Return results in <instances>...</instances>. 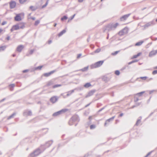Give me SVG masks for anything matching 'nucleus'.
Segmentation results:
<instances>
[{"label":"nucleus","instance_id":"nucleus-1","mask_svg":"<svg viewBox=\"0 0 157 157\" xmlns=\"http://www.w3.org/2000/svg\"><path fill=\"white\" fill-rule=\"evenodd\" d=\"M119 25L118 23H116L115 24L110 23L106 25L103 28L104 32H105L106 30L109 31L114 30Z\"/></svg>","mask_w":157,"mask_h":157},{"label":"nucleus","instance_id":"nucleus-2","mask_svg":"<svg viewBox=\"0 0 157 157\" xmlns=\"http://www.w3.org/2000/svg\"><path fill=\"white\" fill-rule=\"evenodd\" d=\"M79 121V117L77 115H75L73 116L70 118L68 122V124L70 125H73L76 122L75 124V126H76Z\"/></svg>","mask_w":157,"mask_h":157},{"label":"nucleus","instance_id":"nucleus-3","mask_svg":"<svg viewBox=\"0 0 157 157\" xmlns=\"http://www.w3.org/2000/svg\"><path fill=\"white\" fill-rule=\"evenodd\" d=\"M43 151V149L40 148H40H37L32 153H31L29 155L28 157H35L38 155Z\"/></svg>","mask_w":157,"mask_h":157},{"label":"nucleus","instance_id":"nucleus-4","mask_svg":"<svg viewBox=\"0 0 157 157\" xmlns=\"http://www.w3.org/2000/svg\"><path fill=\"white\" fill-rule=\"evenodd\" d=\"M104 60H101L96 62L91 65L90 67L91 69L96 68L100 67L104 63Z\"/></svg>","mask_w":157,"mask_h":157},{"label":"nucleus","instance_id":"nucleus-5","mask_svg":"<svg viewBox=\"0 0 157 157\" xmlns=\"http://www.w3.org/2000/svg\"><path fill=\"white\" fill-rule=\"evenodd\" d=\"M52 143V140L49 141L47 142L45 144L41 145L40 146V148L43 149V151H44L46 148L49 147Z\"/></svg>","mask_w":157,"mask_h":157},{"label":"nucleus","instance_id":"nucleus-6","mask_svg":"<svg viewBox=\"0 0 157 157\" xmlns=\"http://www.w3.org/2000/svg\"><path fill=\"white\" fill-rule=\"evenodd\" d=\"M67 110L68 109H63L60 111L54 113L53 114L52 116L54 117L59 116V115L66 112L67 111Z\"/></svg>","mask_w":157,"mask_h":157},{"label":"nucleus","instance_id":"nucleus-7","mask_svg":"<svg viewBox=\"0 0 157 157\" xmlns=\"http://www.w3.org/2000/svg\"><path fill=\"white\" fill-rule=\"evenodd\" d=\"M155 24V21L154 20H153L150 22L147 23L142 27H144L145 29H146L149 27L153 26Z\"/></svg>","mask_w":157,"mask_h":157},{"label":"nucleus","instance_id":"nucleus-8","mask_svg":"<svg viewBox=\"0 0 157 157\" xmlns=\"http://www.w3.org/2000/svg\"><path fill=\"white\" fill-rule=\"evenodd\" d=\"M23 114V116L26 117L27 116H32V113L31 110H25L24 111Z\"/></svg>","mask_w":157,"mask_h":157},{"label":"nucleus","instance_id":"nucleus-9","mask_svg":"<svg viewBox=\"0 0 157 157\" xmlns=\"http://www.w3.org/2000/svg\"><path fill=\"white\" fill-rule=\"evenodd\" d=\"M59 99V97L56 96H54L50 99V101L52 103H54L56 102Z\"/></svg>","mask_w":157,"mask_h":157},{"label":"nucleus","instance_id":"nucleus-10","mask_svg":"<svg viewBox=\"0 0 157 157\" xmlns=\"http://www.w3.org/2000/svg\"><path fill=\"white\" fill-rule=\"evenodd\" d=\"M95 92V90H93L90 91L86 95V98H88L93 95Z\"/></svg>","mask_w":157,"mask_h":157},{"label":"nucleus","instance_id":"nucleus-11","mask_svg":"<svg viewBox=\"0 0 157 157\" xmlns=\"http://www.w3.org/2000/svg\"><path fill=\"white\" fill-rule=\"evenodd\" d=\"M24 46L22 45H20L18 46L16 49V51L19 52H20L24 48Z\"/></svg>","mask_w":157,"mask_h":157},{"label":"nucleus","instance_id":"nucleus-12","mask_svg":"<svg viewBox=\"0 0 157 157\" xmlns=\"http://www.w3.org/2000/svg\"><path fill=\"white\" fill-rule=\"evenodd\" d=\"M10 9L14 8L16 6V3L14 1H11L10 2Z\"/></svg>","mask_w":157,"mask_h":157},{"label":"nucleus","instance_id":"nucleus-13","mask_svg":"<svg viewBox=\"0 0 157 157\" xmlns=\"http://www.w3.org/2000/svg\"><path fill=\"white\" fill-rule=\"evenodd\" d=\"M56 71V70H53L51 71L50 72L45 73L43 75L44 76L48 77L50 76L51 75L54 73Z\"/></svg>","mask_w":157,"mask_h":157},{"label":"nucleus","instance_id":"nucleus-14","mask_svg":"<svg viewBox=\"0 0 157 157\" xmlns=\"http://www.w3.org/2000/svg\"><path fill=\"white\" fill-rule=\"evenodd\" d=\"M130 13L128 14H127L124 15L121 17L120 18L121 20V21L126 20L130 15Z\"/></svg>","mask_w":157,"mask_h":157},{"label":"nucleus","instance_id":"nucleus-15","mask_svg":"<svg viewBox=\"0 0 157 157\" xmlns=\"http://www.w3.org/2000/svg\"><path fill=\"white\" fill-rule=\"evenodd\" d=\"M15 21H20L21 20V18L20 14H17L14 17Z\"/></svg>","mask_w":157,"mask_h":157},{"label":"nucleus","instance_id":"nucleus-16","mask_svg":"<svg viewBox=\"0 0 157 157\" xmlns=\"http://www.w3.org/2000/svg\"><path fill=\"white\" fill-rule=\"evenodd\" d=\"M115 117V116H114L112 117L107 119L106 120L104 124V126H106V125L107 123L108 122H109L110 121H113Z\"/></svg>","mask_w":157,"mask_h":157},{"label":"nucleus","instance_id":"nucleus-17","mask_svg":"<svg viewBox=\"0 0 157 157\" xmlns=\"http://www.w3.org/2000/svg\"><path fill=\"white\" fill-rule=\"evenodd\" d=\"M19 26V29H23L25 27V25L24 23H20L18 24Z\"/></svg>","mask_w":157,"mask_h":157},{"label":"nucleus","instance_id":"nucleus-18","mask_svg":"<svg viewBox=\"0 0 157 157\" xmlns=\"http://www.w3.org/2000/svg\"><path fill=\"white\" fill-rule=\"evenodd\" d=\"M142 119V117H139L138 119H137L136 123L135 124V125L136 126H138L139 124L140 123L141 121V120Z\"/></svg>","mask_w":157,"mask_h":157},{"label":"nucleus","instance_id":"nucleus-19","mask_svg":"<svg viewBox=\"0 0 157 157\" xmlns=\"http://www.w3.org/2000/svg\"><path fill=\"white\" fill-rule=\"evenodd\" d=\"M75 90V89L68 91L67 92V96L68 97L71 95L74 92Z\"/></svg>","mask_w":157,"mask_h":157},{"label":"nucleus","instance_id":"nucleus-20","mask_svg":"<svg viewBox=\"0 0 157 157\" xmlns=\"http://www.w3.org/2000/svg\"><path fill=\"white\" fill-rule=\"evenodd\" d=\"M122 30L123 31V32L125 34H127L128 31V29L127 27H125Z\"/></svg>","mask_w":157,"mask_h":157},{"label":"nucleus","instance_id":"nucleus-21","mask_svg":"<svg viewBox=\"0 0 157 157\" xmlns=\"http://www.w3.org/2000/svg\"><path fill=\"white\" fill-rule=\"evenodd\" d=\"M15 85L14 84H12L9 85L10 90V91H12L13 90V88L15 86Z\"/></svg>","mask_w":157,"mask_h":157},{"label":"nucleus","instance_id":"nucleus-22","mask_svg":"<svg viewBox=\"0 0 157 157\" xmlns=\"http://www.w3.org/2000/svg\"><path fill=\"white\" fill-rule=\"evenodd\" d=\"M156 54L155 51H151L149 53V56L150 57L152 56H153L155 55Z\"/></svg>","mask_w":157,"mask_h":157},{"label":"nucleus","instance_id":"nucleus-23","mask_svg":"<svg viewBox=\"0 0 157 157\" xmlns=\"http://www.w3.org/2000/svg\"><path fill=\"white\" fill-rule=\"evenodd\" d=\"M88 68V66H87L85 67H84L83 68H82V69L78 70L76 71H82L83 72L86 71L87 70Z\"/></svg>","mask_w":157,"mask_h":157},{"label":"nucleus","instance_id":"nucleus-24","mask_svg":"<svg viewBox=\"0 0 157 157\" xmlns=\"http://www.w3.org/2000/svg\"><path fill=\"white\" fill-rule=\"evenodd\" d=\"M66 32V31L65 29H63L62 31L60 32L58 34V36L59 37L61 36L64 33Z\"/></svg>","mask_w":157,"mask_h":157},{"label":"nucleus","instance_id":"nucleus-25","mask_svg":"<svg viewBox=\"0 0 157 157\" xmlns=\"http://www.w3.org/2000/svg\"><path fill=\"white\" fill-rule=\"evenodd\" d=\"M16 114V113H13L11 115L8 117L7 119L9 120L13 117Z\"/></svg>","mask_w":157,"mask_h":157},{"label":"nucleus","instance_id":"nucleus-26","mask_svg":"<svg viewBox=\"0 0 157 157\" xmlns=\"http://www.w3.org/2000/svg\"><path fill=\"white\" fill-rule=\"evenodd\" d=\"M91 86V84L89 82L87 83L84 85V87L86 88H88L90 86Z\"/></svg>","mask_w":157,"mask_h":157},{"label":"nucleus","instance_id":"nucleus-27","mask_svg":"<svg viewBox=\"0 0 157 157\" xmlns=\"http://www.w3.org/2000/svg\"><path fill=\"white\" fill-rule=\"evenodd\" d=\"M13 27L14 28V29L15 30H17L19 29L18 24H17L15 25H13Z\"/></svg>","mask_w":157,"mask_h":157},{"label":"nucleus","instance_id":"nucleus-28","mask_svg":"<svg viewBox=\"0 0 157 157\" xmlns=\"http://www.w3.org/2000/svg\"><path fill=\"white\" fill-rule=\"evenodd\" d=\"M143 42H144L143 41H140L138 42L135 44V46H140L142 44V43H143Z\"/></svg>","mask_w":157,"mask_h":157},{"label":"nucleus","instance_id":"nucleus-29","mask_svg":"<svg viewBox=\"0 0 157 157\" xmlns=\"http://www.w3.org/2000/svg\"><path fill=\"white\" fill-rule=\"evenodd\" d=\"M30 9L32 11H34L36 9V8L33 6H31L29 7Z\"/></svg>","mask_w":157,"mask_h":157},{"label":"nucleus","instance_id":"nucleus-30","mask_svg":"<svg viewBox=\"0 0 157 157\" xmlns=\"http://www.w3.org/2000/svg\"><path fill=\"white\" fill-rule=\"evenodd\" d=\"M141 54V53L139 52V53H138L137 55H134V56H133V58H136L137 57L140 56Z\"/></svg>","mask_w":157,"mask_h":157},{"label":"nucleus","instance_id":"nucleus-31","mask_svg":"<svg viewBox=\"0 0 157 157\" xmlns=\"http://www.w3.org/2000/svg\"><path fill=\"white\" fill-rule=\"evenodd\" d=\"M43 66H40L37 67H36L34 68V70H40L41 69V68H42Z\"/></svg>","mask_w":157,"mask_h":157},{"label":"nucleus","instance_id":"nucleus-32","mask_svg":"<svg viewBox=\"0 0 157 157\" xmlns=\"http://www.w3.org/2000/svg\"><path fill=\"white\" fill-rule=\"evenodd\" d=\"M62 86L61 84H56L53 86L52 88H55L57 87H58L59 86Z\"/></svg>","mask_w":157,"mask_h":157},{"label":"nucleus","instance_id":"nucleus-33","mask_svg":"<svg viewBox=\"0 0 157 157\" xmlns=\"http://www.w3.org/2000/svg\"><path fill=\"white\" fill-rule=\"evenodd\" d=\"M6 46H2L0 47V51H4L6 48Z\"/></svg>","mask_w":157,"mask_h":157},{"label":"nucleus","instance_id":"nucleus-34","mask_svg":"<svg viewBox=\"0 0 157 157\" xmlns=\"http://www.w3.org/2000/svg\"><path fill=\"white\" fill-rule=\"evenodd\" d=\"M145 92V91H142V92H140V93H138L137 94H136V95H137V96H141Z\"/></svg>","mask_w":157,"mask_h":157},{"label":"nucleus","instance_id":"nucleus-35","mask_svg":"<svg viewBox=\"0 0 157 157\" xmlns=\"http://www.w3.org/2000/svg\"><path fill=\"white\" fill-rule=\"evenodd\" d=\"M67 17L66 16H64L61 18V20L63 21L64 20H67Z\"/></svg>","mask_w":157,"mask_h":157},{"label":"nucleus","instance_id":"nucleus-36","mask_svg":"<svg viewBox=\"0 0 157 157\" xmlns=\"http://www.w3.org/2000/svg\"><path fill=\"white\" fill-rule=\"evenodd\" d=\"M96 127V125L94 124L91 125L90 126V129H94Z\"/></svg>","mask_w":157,"mask_h":157},{"label":"nucleus","instance_id":"nucleus-37","mask_svg":"<svg viewBox=\"0 0 157 157\" xmlns=\"http://www.w3.org/2000/svg\"><path fill=\"white\" fill-rule=\"evenodd\" d=\"M19 2L21 4H23L27 0H19Z\"/></svg>","mask_w":157,"mask_h":157},{"label":"nucleus","instance_id":"nucleus-38","mask_svg":"<svg viewBox=\"0 0 157 157\" xmlns=\"http://www.w3.org/2000/svg\"><path fill=\"white\" fill-rule=\"evenodd\" d=\"M118 34L119 35L121 36L125 34L123 32V31H122V30H121L119 32Z\"/></svg>","mask_w":157,"mask_h":157},{"label":"nucleus","instance_id":"nucleus-39","mask_svg":"<svg viewBox=\"0 0 157 157\" xmlns=\"http://www.w3.org/2000/svg\"><path fill=\"white\" fill-rule=\"evenodd\" d=\"M40 22V21L39 20H37L35 21L34 25L37 26Z\"/></svg>","mask_w":157,"mask_h":157},{"label":"nucleus","instance_id":"nucleus-40","mask_svg":"<svg viewBox=\"0 0 157 157\" xmlns=\"http://www.w3.org/2000/svg\"><path fill=\"white\" fill-rule=\"evenodd\" d=\"M101 49L100 48H98L96 50H95L94 52L95 53H98L99 52L101 51Z\"/></svg>","mask_w":157,"mask_h":157},{"label":"nucleus","instance_id":"nucleus-41","mask_svg":"<svg viewBox=\"0 0 157 157\" xmlns=\"http://www.w3.org/2000/svg\"><path fill=\"white\" fill-rule=\"evenodd\" d=\"M157 91V90H150L149 91V94H151L153 92H156Z\"/></svg>","mask_w":157,"mask_h":157},{"label":"nucleus","instance_id":"nucleus-42","mask_svg":"<svg viewBox=\"0 0 157 157\" xmlns=\"http://www.w3.org/2000/svg\"><path fill=\"white\" fill-rule=\"evenodd\" d=\"M115 73L116 75H120V72L119 71L116 70L115 71Z\"/></svg>","mask_w":157,"mask_h":157},{"label":"nucleus","instance_id":"nucleus-43","mask_svg":"<svg viewBox=\"0 0 157 157\" xmlns=\"http://www.w3.org/2000/svg\"><path fill=\"white\" fill-rule=\"evenodd\" d=\"M147 78V76L141 77H140V78L144 80H145Z\"/></svg>","mask_w":157,"mask_h":157},{"label":"nucleus","instance_id":"nucleus-44","mask_svg":"<svg viewBox=\"0 0 157 157\" xmlns=\"http://www.w3.org/2000/svg\"><path fill=\"white\" fill-rule=\"evenodd\" d=\"M119 52V51H116L112 53L111 54L112 55L114 56L117 55Z\"/></svg>","mask_w":157,"mask_h":157},{"label":"nucleus","instance_id":"nucleus-45","mask_svg":"<svg viewBox=\"0 0 157 157\" xmlns=\"http://www.w3.org/2000/svg\"><path fill=\"white\" fill-rule=\"evenodd\" d=\"M108 78L107 77H104L103 78V80L104 81H105V82H107L108 81Z\"/></svg>","mask_w":157,"mask_h":157},{"label":"nucleus","instance_id":"nucleus-46","mask_svg":"<svg viewBox=\"0 0 157 157\" xmlns=\"http://www.w3.org/2000/svg\"><path fill=\"white\" fill-rule=\"evenodd\" d=\"M48 4V1H47L46 2V3L44 5H43L42 6V7L43 8L45 7Z\"/></svg>","mask_w":157,"mask_h":157},{"label":"nucleus","instance_id":"nucleus-47","mask_svg":"<svg viewBox=\"0 0 157 157\" xmlns=\"http://www.w3.org/2000/svg\"><path fill=\"white\" fill-rule=\"evenodd\" d=\"M152 151H151L150 152H149V153H148V154H147L146 155L144 156V157H148L149 155H150L152 153Z\"/></svg>","mask_w":157,"mask_h":157},{"label":"nucleus","instance_id":"nucleus-48","mask_svg":"<svg viewBox=\"0 0 157 157\" xmlns=\"http://www.w3.org/2000/svg\"><path fill=\"white\" fill-rule=\"evenodd\" d=\"M52 42V41L51 40H49L48 41L46 42V44L48 43V44H50Z\"/></svg>","mask_w":157,"mask_h":157},{"label":"nucleus","instance_id":"nucleus-49","mask_svg":"<svg viewBox=\"0 0 157 157\" xmlns=\"http://www.w3.org/2000/svg\"><path fill=\"white\" fill-rule=\"evenodd\" d=\"M17 86L20 87L21 86V84L20 82H17Z\"/></svg>","mask_w":157,"mask_h":157},{"label":"nucleus","instance_id":"nucleus-50","mask_svg":"<svg viewBox=\"0 0 157 157\" xmlns=\"http://www.w3.org/2000/svg\"><path fill=\"white\" fill-rule=\"evenodd\" d=\"M152 74L153 75H155L157 74V70H154L152 72Z\"/></svg>","mask_w":157,"mask_h":157},{"label":"nucleus","instance_id":"nucleus-51","mask_svg":"<svg viewBox=\"0 0 157 157\" xmlns=\"http://www.w3.org/2000/svg\"><path fill=\"white\" fill-rule=\"evenodd\" d=\"M105 106L103 107L102 108H101V109H100L98 112V113H99L101 112V111H102L105 108Z\"/></svg>","mask_w":157,"mask_h":157},{"label":"nucleus","instance_id":"nucleus-52","mask_svg":"<svg viewBox=\"0 0 157 157\" xmlns=\"http://www.w3.org/2000/svg\"><path fill=\"white\" fill-rule=\"evenodd\" d=\"M34 51V50H33V49L31 50L29 52V54L32 55Z\"/></svg>","mask_w":157,"mask_h":157},{"label":"nucleus","instance_id":"nucleus-53","mask_svg":"<svg viewBox=\"0 0 157 157\" xmlns=\"http://www.w3.org/2000/svg\"><path fill=\"white\" fill-rule=\"evenodd\" d=\"M75 14H74L73 16H72L70 18H69V19L70 20H72V19H73L74 18V17L75 16Z\"/></svg>","mask_w":157,"mask_h":157},{"label":"nucleus","instance_id":"nucleus-54","mask_svg":"<svg viewBox=\"0 0 157 157\" xmlns=\"http://www.w3.org/2000/svg\"><path fill=\"white\" fill-rule=\"evenodd\" d=\"M139 100V99L138 98H136V97H135V99H134V101L135 102H136L137 101Z\"/></svg>","mask_w":157,"mask_h":157},{"label":"nucleus","instance_id":"nucleus-55","mask_svg":"<svg viewBox=\"0 0 157 157\" xmlns=\"http://www.w3.org/2000/svg\"><path fill=\"white\" fill-rule=\"evenodd\" d=\"M29 71V70L26 69V70H25L23 71L22 72H23V73H25L27 72L28 71Z\"/></svg>","mask_w":157,"mask_h":157},{"label":"nucleus","instance_id":"nucleus-56","mask_svg":"<svg viewBox=\"0 0 157 157\" xmlns=\"http://www.w3.org/2000/svg\"><path fill=\"white\" fill-rule=\"evenodd\" d=\"M6 21H3L2 23V25H5V24H6Z\"/></svg>","mask_w":157,"mask_h":157},{"label":"nucleus","instance_id":"nucleus-57","mask_svg":"<svg viewBox=\"0 0 157 157\" xmlns=\"http://www.w3.org/2000/svg\"><path fill=\"white\" fill-rule=\"evenodd\" d=\"M5 99H6V98H5L2 99V100H1L0 101V103L3 101H5Z\"/></svg>","mask_w":157,"mask_h":157},{"label":"nucleus","instance_id":"nucleus-58","mask_svg":"<svg viewBox=\"0 0 157 157\" xmlns=\"http://www.w3.org/2000/svg\"><path fill=\"white\" fill-rule=\"evenodd\" d=\"M81 55H82L81 54H78V55L77 58H79L81 56Z\"/></svg>","mask_w":157,"mask_h":157},{"label":"nucleus","instance_id":"nucleus-59","mask_svg":"<svg viewBox=\"0 0 157 157\" xmlns=\"http://www.w3.org/2000/svg\"><path fill=\"white\" fill-rule=\"evenodd\" d=\"M14 30H15L14 29V28H13V27L12 26V27L11 29H10V31L11 32H13Z\"/></svg>","mask_w":157,"mask_h":157},{"label":"nucleus","instance_id":"nucleus-60","mask_svg":"<svg viewBox=\"0 0 157 157\" xmlns=\"http://www.w3.org/2000/svg\"><path fill=\"white\" fill-rule=\"evenodd\" d=\"M10 36H7V37L6 38V39L7 40H9L10 39Z\"/></svg>","mask_w":157,"mask_h":157},{"label":"nucleus","instance_id":"nucleus-61","mask_svg":"<svg viewBox=\"0 0 157 157\" xmlns=\"http://www.w3.org/2000/svg\"><path fill=\"white\" fill-rule=\"evenodd\" d=\"M111 95L113 97L114 96V92H111Z\"/></svg>","mask_w":157,"mask_h":157},{"label":"nucleus","instance_id":"nucleus-62","mask_svg":"<svg viewBox=\"0 0 157 157\" xmlns=\"http://www.w3.org/2000/svg\"><path fill=\"white\" fill-rule=\"evenodd\" d=\"M95 53L94 52H92L91 53H90V55H94V54Z\"/></svg>","mask_w":157,"mask_h":157},{"label":"nucleus","instance_id":"nucleus-63","mask_svg":"<svg viewBox=\"0 0 157 157\" xmlns=\"http://www.w3.org/2000/svg\"><path fill=\"white\" fill-rule=\"evenodd\" d=\"M133 63V60H132V61H131V62H129V63H128V65H130V64H131L132 63Z\"/></svg>","mask_w":157,"mask_h":157},{"label":"nucleus","instance_id":"nucleus-64","mask_svg":"<svg viewBox=\"0 0 157 157\" xmlns=\"http://www.w3.org/2000/svg\"><path fill=\"white\" fill-rule=\"evenodd\" d=\"M127 67H128V66H125L124 67H123L122 68V70H124V69H125Z\"/></svg>","mask_w":157,"mask_h":157}]
</instances>
